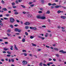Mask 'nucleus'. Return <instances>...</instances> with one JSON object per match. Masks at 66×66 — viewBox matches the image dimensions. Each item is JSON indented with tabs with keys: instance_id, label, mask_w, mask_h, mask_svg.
<instances>
[{
	"instance_id": "58836bf2",
	"label": "nucleus",
	"mask_w": 66,
	"mask_h": 66,
	"mask_svg": "<svg viewBox=\"0 0 66 66\" xmlns=\"http://www.w3.org/2000/svg\"><path fill=\"white\" fill-rule=\"evenodd\" d=\"M6 16L7 17H9V16H10V15L9 14H6Z\"/></svg>"
},
{
	"instance_id": "7c9ffc66",
	"label": "nucleus",
	"mask_w": 66,
	"mask_h": 66,
	"mask_svg": "<svg viewBox=\"0 0 66 66\" xmlns=\"http://www.w3.org/2000/svg\"><path fill=\"white\" fill-rule=\"evenodd\" d=\"M15 3L14 2L12 3V6L13 5H15Z\"/></svg>"
},
{
	"instance_id": "13d9d810",
	"label": "nucleus",
	"mask_w": 66,
	"mask_h": 66,
	"mask_svg": "<svg viewBox=\"0 0 66 66\" xmlns=\"http://www.w3.org/2000/svg\"><path fill=\"white\" fill-rule=\"evenodd\" d=\"M18 26V25L17 24H15L14 25V26L15 27H17V26Z\"/></svg>"
},
{
	"instance_id": "c85d7f7f",
	"label": "nucleus",
	"mask_w": 66,
	"mask_h": 66,
	"mask_svg": "<svg viewBox=\"0 0 66 66\" xmlns=\"http://www.w3.org/2000/svg\"><path fill=\"white\" fill-rule=\"evenodd\" d=\"M32 4L33 2H30L29 3V5H31V4Z\"/></svg>"
},
{
	"instance_id": "603ef678",
	"label": "nucleus",
	"mask_w": 66,
	"mask_h": 66,
	"mask_svg": "<svg viewBox=\"0 0 66 66\" xmlns=\"http://www.w3.org/2000/svg\"><path fill=\"white\" fill-rule=\"evenodd\" d=\"M43 66H47V64H45V63H43Z\"/></svg>"
},
{
	"instance_id": "ddd939ff",
	"label": "nucleus",
	"mask_w": 66,
	"mask_h": 66,
	"mask_svg": "<svg viewBox=\"0 0 66 66\" xmlns=\"http://www.w3.org/2000/svg\"><path fill=\"white\" fill-rule=\"evenodd\" d=\"M28 17H29V18H31L32 17V15H30V14H29L28 15Z\"/></svg>"
},
{
	"instance_id": "79ce46f5",
	"label": "nucleus",
	"mask_w": 66,
	"mask_h": 66,
	"mask_svg": "<svg viewBox=\"0 0 66 66\" xmlns=\"http://www.w3.org/2000/svg\"><path fill=\"white\" fill-rule=\"evenodd\" d=\"M7 34V35H8V36H11V34Z\"/></svg>"
},
{
	"instance_id": "ea45409f",
	"label": "nucleus",
	"mask_w": 66,
	"mask_h": 66,
	"mask_svg": "<svg viewBox=\"0 0 66 66\" xmlns=\"http://www.w3.org/2000/svg\"><path fill=\"white\" fill-rule=\"evenodd\" d=\"M23 54H24V56H27V54L26 53H23Z\"/></svg>"
},
{
	"instance_id": "9d476101",
	"label": "nucleus",
	"mask_w": 66,
	"mask_h": 66,
	"mask_svg": "<svg viewBox=\"0 0 66 66\" xmlns=\"http://www.w3.org/2000/svg\"><path fill=\"white\" fill-rule=\"evenodd\" d=\"M14 49L15 50H18V48H17V47L16 46V45L15 44L14 45Z\"/></svg>"
},
{
	"instance_id": "0e129e2a",
	"label": "nucleus",
	"mask_w": 66,
	"mask_h": 66,
	"mask_svg": "<svg viewBox=\"0 0 66 66\" xmlns=\"http://www.w3.org/2000/svg\"><path fill=\"white\" fill-rule=\"evenodd\" d=\"M53 60L54 61H56V59H53Z\"/></svg>"
},
{
	"instance_id": "774afa93",
	"label": "nucleus",
	"mask_w": 66,
	"mask_h": 66,
	"mask_svg": "<svg viewBox=\"0 0 66 66\" xmlns=\"http://www.w3.org/2000/svg\"><path fill=\"white\" fill-rule=\"evenodd\" d=\"M29 56H32V55L31 54H29Z\"/></svg>"
},
{
	"instance_id": "bf43d9fd",
	"label": "nucleus",
	"mask_w": 66,
	"mask_h": 66,
	"mask_svg": "<svg viewBox=\"0 0 66 66\" xmlns=\"http://www.w3.org/2000/svg\"><path fill=\"white\" fill-rule=\"evenodd\" d=\"M54 6H52L51 7V8L52 9H53L54 8Z\"/></svg>"
},
{
	"instance_id": "680f3d73",
	"label": "nucleus",
	"mask_w": 66,
	"mask_h": 66,
	"mask_svg": "<svg viewBox=\"0 0 66 66\" xmlns=\"http://www.w3.org/2000/svg\"><path fill=\"white\" fill-rule=\"evenodd\" d=\"M48 5L49 6L51 5V3H49L48 4Z\"/></svg>"
},
{
	"instance_id": "a18cd8bd",
	"label": "nucleus",
	"mask_w": 66,
	"mask_h": 66,
	"mask_svg": "<svg viewBox=\"0 0 66 66\" xmlns=\"http://www.w3.org/2000/svg\"><path fill=\"white\" fill-rule=\"evenodd\" d=\"M7 32L9 33H10V32H11V30H10V29L8 30Z\"/></svg>"
},
{
	"instance_id": "cd10ccee",
	"label": "nucleus",
	"mask_w": 66,
	"mask_h": 66,
	"mask_svg": "<svg viewBox=\"0 0 66 66\" xmlns=\"http://www.w3.org/2000/svg\"><path fill=\"white\" fill-rule=\"evenodd\" d=\"M26 51H27L25 50H22V52H26Z\"/></svg>"
},
{
	"instance_id": "052dcab7",
	"label": "nucleus",
	"mask_w": 66,
	"mask_h": 66,
	"mask_svg": "<svg viewBox=\"0 0 66 66\" xmlns=\"http://www.w3.org/2000/svg\"><path fill=\"white\" fill-rule=\"evenodd\" d=\"M3 53H6V52H5V51H3Z\"/></svg>"
},
{
	"instance_id": "f8f14e48",
	"label": "nucleus",
	"mask_w": 66,
	"mask_h": 66,
	"mask_svg": "<svg viewBox=\"0 0 66 66\" xmlns=\"http://www.w3.org/2000/svg\"><path fill=\"white\" fill-rule=\"evenodd\" d=\"M2 10H3L4 11H6L7 10V9H6V8H3L2 9Z\"/></svg>"
},
{
	"instance_id": "2f4dec72",
	"label": "nucleus",
	"mask_w": 66,
	"mask_h": 66,
	"mask_svg": "<svg viewBox=\"0 0 66 66\" xmlns=\"http://www.w3.org/2000/svg\"><path fill=\"white\" fill-rule=\"evenodd\" d=\"M7 56V57H10V56H11V55H10L9 54H7L6 55Z\"/></svg>"
},
{
	"instance_id": "c756f323",
	"label": "nucleus",
	"mask_w": 66,
	"mask_h": 66,
	"mask_svg": "<svg viewBox=\"0 0 66 66\" xmlns=\"http://www.w3.org/2000/svg\"><path fill=\"white\" fill-rule=\"evenodd\" d=\"M25 34L27 36H28V33L27 32H26L25 33Z\"/></svg>"
},
{
	"instance_id": "39448f33",
	"label": "nucleus",
	"mask_w": 66,
	"mask_h": 66,
	"mask_svg": "<svg viewBox=\"0 0 66 66\" xmlns=\"http://www.w3.org/2000/svg\"><path fill=\"white\" fill-rule=\"evenodd\" d=\"M36 17L38 19H41V16L40 15H38Z\"/></svg>"
},
{
	"instance_id": "338daca9",
	"label": "nucleus",
	"mask_w": 66,
	"mask_h": 66,
	"mask_svg": "<svg viewBox=\"0 0 66 66\" xmlns=\"http://www.w3.org/2000/svg\"><path fill=\"white\" fill-rule=\"evenodd\" d=\"M3 17V15H0V17Z\"/></svg>"
},
{
	"instance_id": "473e14b6",
	"label": "nucleus",
	"mask_w": 66,
	"mask_h": 66,
	"mask_svg": "<svg viewBox=\"0 0 66 66\" xmlns=\"http://www.w3.org/2000/svg\"><path fill=\"white\" fill-rule=\"evenodd\" d=\"M33 29L35 30H37V28L36 27H34L33 28Z\"/></svg>"
},
{
	"instance_id": "412c9836",
	"label": "nucleus",
	"mask_w": 66,
	"mask_h": 66,
	"mask_svg": "<svg viewBox=\"0 0 66 66\" xmlns=\"http://www.w3.org/2000/svg\"><path fill=\"white\" fill-rule=\"evenodd\" d=\"M22 42H24L26 41V40H25V39H22Z\"/></svg>"
},
{
	"instance_id": "6ab92c4d",
	"label": "nucleus",
	"mask_w": 66,
	"mask_h": 66,
	"mask_svg": "<svg viewBox=\"0 0 66 66\" xmlns=\"http://www.w3.org/2000/svg\"><path fill=\"white\" fill-rule=\"evenodd\" d=\"M50 13V11H47L46 12V14H49Z\"/></svg>"
},
{
	"instance_id": "c9c22d12",
	"label": "nucleus",
	"mask_w": 66,
	"mask_h": 66,
	"mask_svg": "<svg viewBox=\"0 0 66 66\" xmlns=\"http://www.w3.org/2000/svg\"><path fill=\"white\" fill-rule=\"evenodd\" d=\"M3 18L4 19H5V20H7V19H8V18Z\"/></svg>"
},
{
	"instance_id": "4468645a",
	"label": "nucleus",
	"mask_w": 66,
	"mask_h": 66,
	"mask_svg": "<svg viewBox=\"0 0 66 66\" xmlns=\"http://www.w3.org/2000/svg\"><path fill=\"white\" fill-rule=\"evenodd\" d=\"M41 2L43 4L45 2V1L44 0H41Z\"/></svg>"
},
{
	"instance_id": "5fc2aeb1",
	"label": "nucleus",
	"mask_w": 66,
	"mask_h": 66,
	"mask_svg": "<svg viewBox=\"0 0 66 66\" xmlns=\"http://www.w3.org/2000/svg\"><path fill=\"white\" fill-rule=\"evenodd\" d=\"M46 47L47 48H50V47L48 46H47V45H46Z\"/></svg>"
},
{
	"instance_id": "69168bd1",
	"label": "nucleus",
	"mask_w": 66,
	"mask_h": 66,
	"mask_svg": "<svg viewBox=\"0 0 66 66\" xmlns=\"http://www.w3.org/2000/svg\"><path fill=\"white\" fill-rule=\"evenodd\" d=\"M34 56L35 57H36V58H37V56L36 55H34Z\"/></svg>"
},
{
	"instance_id": "8fccbe9b",
	"label": "nucleus",
	"mask_w": 66,
	"mask_h": 66,
	"mask_svg": "<svg viewBox=\"0 0 66 66\" xmlns=\"http://www.w3.org/2000/svg\"><path fill=\"white\" fill-rule=\"evenodd\" d=\"M8 38L7 37H5V38H3V39H8Z\"/></svg>"
},
{
	"instance_id": "f257e3e1",
	"label": "nucleus",
	"mask_w": 66,
	"mask_h": 66,
	"mask_svg": "<svg viewBox=\"0 0 66 66\" xmlns=\"http://www.w3.org/2000/svg\"><path fill=\"white\" fill-rule=\"evenodd\" d=\"M14 30L15 31L18 32H19V33H20V32H21V31H22L21 29H18L17 28H15L14 29Z\"/></svg>"
},
{
	"instance_id": "c03bdc74",
	"label": "nucleus",
	"mask_w": 66,
	"mask_h": 66,
	"mask_svg": "<svg viewBox=\"0 0 66 66\" xmlns=\"http://www.w3.org/2000/svg\"><path fill=\"white\" fill-rule=\"evenodd\" d=\"M22 13H23V14H26V12L24 11L22 12Z\"/></svg>"
},
{
	"instance_id": "2eb2a0df",
	"label": "nucleus",
	"mask_w": 66,
	"mask_h": 66,
	"mask_svg": "<svg viewBox=\"0 0 66 66\" xmlns=\"http://www.w3.org/2000/svg\"><path fill=\"white\" fill-rule=\"evenodd\" d=\"M29 26H25V29H26V30H28V29H29Z\"/></svg>"
},
{
	"instance_id": "393cba45",
	"label": "nucleus",
	"mask_w": 66,
	"mask_h": 66,
	"mask_svg": "<svg viewBox=\"0 0 66 66\" xmlns=\"http://www.w3.org/2000/svg\"><path fill=\"white\" fill-rule=\"evenodd\" d=\"M11 61L13 63L14 62V60L13 59H11Z\"/></svg>"
},
{
	"instance_id": "4d7b16f0",
	"label": "nucleus",
	"mask_w": 66,
	"mask_h": 66,
	"mask_svg": "<svg viewBox=\"0 0 66 66\" xmlns=\"http://www.w3.org/2000/svg\"><path fill=\"white\" fill-rule=\"evenodd\" d=\"M22 0H18L19 2H21Z\"/></svg>"
},
{
	"instance_id": "72a5a7b5",
	"label": "nucleus",
	"mask_w": 66,
	"mask_h": 66,
	"mask_svg": "<svg viewBox=\"0 0 66 66\" xmlns=\"http://www.w3.org/2000/svg\"><path fill=\"white\" fill-rule=\"evenodd\" d=\"M30 38H31V39H33V38H34V37H33L32 36H31L30 37Z\"/></svg>"
},
{
	"instance_id": "e433bc0d",
	"label": "nucleus",
	"mask_w": 66,
	"mask_h": 66,
	"mask_svg": "<svg viewBox=\"0 0 66 66\" xmlns=\"http://www.w3.org/2000/svg\"><path fill=\"white\" fill-rule=\"evenodd\" d=\"M34 6V4L31 5H30V6H31V7H33V6Z\"/></svg>"
},
{
	"instance_id": "f03ea898",
	"label": "nucleus",
	"mask_w": 66,
	"mask_h": 66,
	"mask_svg": "<svg viewBox=\"0 0 66 66\" xmlns=\"http://www.w3.org/2000/svg\"><path fill=\"white\" fill-rule=\"evenodd\" d=\"M10 20L11 23H13L15 21V20L13 18H10Z\"/></svg>"
},
{
	"instance_id": "6e6552de",
	"label": "nucleus",
	"mask_w": 66,
	"mask_h": 66,
	"mask_svg": "<svg viewBox=\"0 0 66 66\" xmlns=\"http://www.w3.org/2000/svg\"><path fill=\"white\" fill-rule=\"evenodd\" d=\"M24 24L25 25H26V26H27V25H29V24H30V23L29 22H26L24 23Z\"/></svg>"
},
{
	"instance_id": "f3484780",
	"label": "nucleus",
	"mask_w": 66,
	"mask_h": 66,
	"mask_svg": "<svg viewBox=\"0 0 66 66\" xmlns=\"http://www.w3.org/2000/svg\"><path fill=\"white\" fill-rule=\"evenodd\" d=\"M3 49L5 51H7V50H9V48H4Z\"/></svg>"
},
{
	"instance_id": "0eeeda50",
	"label": "nucleus",
	"mask_w": 66,
	"mask_h": 66,
	"mask_svg": "<svg viewBox=\"0 0 66 66\" xmlns=\"http://www.w3.org/2000/svg\"><path fill=\"white\" fill-rule=\"evenodd\" d=\"M61 18H62L63 19H65L66 18V16H61Z\"/></svg>"
},
{
	"instance_id": "a878e982",
	"label": "nucleus",
	"mask_w": 66,
	"mask_h": 66,
	"mask_svg": "<svg viewBox=\"0 0 66 66\" xmlns=\"http://www.w3.org/2000/svg\"><path fill=\"white\" fill-rule=\"evenodd\" d=\"M7 53H8V54H11V52H10L9 51H7Z\"/></svg>"
},
{
	"instance_id": "4c0bfd02",
	"label": "nucleus",
	"mask_w": 66,
	"mask_h": 66,
	"mask_svg": "<svg viewBox=\"0 0 66 66\" xmlns=\"http://www.w3.org/2000/svg\"><path fill=\"white\" fill-rule=\"evenodd\" d=\"M15 2L17 4L18 3V0H16L15 1Z\"/></svg>"
},
{
	"instance_id": "de8ad7c7",
	"label": "nucleus",
	"mask_w": 66,
	"mask_h": 66,
	"mask_svg": "<svg viewBox=\"0 0 66 66\" xmlns=\"http://www.w3.org/2000/svg\"><path fill=\"white\" fill-rule=\"evenodd\" d=\"M42 27H43V28H45L46 27V26L45 25H44L42 26Z\"/></svg>"
},
{
	"instance_id": "3c124183",
	"label": "nucleus",
	"mask_w": 66,
	"mask_h": 66,
	"mask_svg": "<svg viewBox=\"0 0 66 66\" xmlns=\"http://www.w3.org/2000/svg\"><path fill=\"white\" fill-rule=\"evenodd\" d=\"M13 8H14V9H15V8H16V6H13Z\"/></svg>"
},
{
	"instance_id": "6e6d98bb",
	"label": "nucleus",
	"mask_w": 66,
	"mask_h": 66,
	"mask_svg": "<svg viewBox=\"0 0 66 66\" xmlns=\"http://www.w3.org/2000/svg\"><path fill=\"white\" fill-rule=\"evenodd\" d=\"M2 2L3 3V4H4V1L3 0L2 1Z\"/></svg>"
},
{
	"instance_id": "1a4fd4ad",
	"label": "nucleus",
	"mask_w": 66,
	"mask_h": 66,
	"mask_svg": "<svg viewBox=\"0 0 66 66\" xmlns=\"http://www.w3.org/2000/svg\"><path fill=\"white\" fill-rule=\"evenodd\" d=\"M38 37L39 38H41V39H42V40H43V39H45V38L44 37H43L40 36H38Z\"/></svg>"
},
{
	"instance_id": "864d4df0",
	"label": "nucleus",
	"mask_w": 66,
	"mask_h": 66,
	"mask_svg": "<svg viewBox=\"0 0 66 66\" xmlns=\"http://www.w3.org/2000/svg\"><path fill=\"white\" fill-rule=\"evenodd\" d=\"M61 7H63V8H64V9H66V7H65L62 6Z\"/></svg>"
},
{
	"instance_id": "dca6fc26",
	"label": "nucleus",
	"mask_w": 66,
	"mask_h": 66,
	"mask_svg": "<svg viewBox=\"0 0 66 66\" xmlns=\"http://www.w3.org/2000/svg\"><path fill=\"white\" fill-rule=\"evenodd\" d=\"M54 49L55 50H56V51H59V49L57 48H54Z\"/></svg>"
},
{
	"instance_id": "f704fd0d",
	"label": "nucleus",
	"mask_w": 66,
	"mask_h": 66,
	"mask_svg": "<svg viewBox=\"0 0 66 66\" xmlns=\"http://www.w3.org/2000/svg\"><path fill=\"white\" fill-rule=\"evenodd\" d=\"M48 35V33H46V35H45V37H47Z\"/></svg>"
},
{
	"instance_id": "5701e85b",
	"label": "nucleus",
	"mask_w": 66,
	"mask_h": 66,
	"mask_svg": "<svg viewBox=\"0 0 66 66\" xmlns=\"http://www.w3.org/2000/svg\"><path fill=\"white\" fill-rule=\"evenodd\" d=\"M0 25L1 26L3 27V24L2 23H0Z\"/></svg>"
},
{
	"instance_id": "37998d69",
	"label": "nucleus",
	"mask_w": 66,
	"mask_h": 66,
	"mask_svg": "<svg viewBox=\"0 0 66 66\" xmlns=\"http://www.w3.org/2000/svg\"><path fill=\"white\" fill-rule=\"evenodd\" d=\"M21 6L23 7V8H25V6H24L23 5H21Z\"/></svg>"
},
{
	"instance_id": "a211bd4d",
	"label": "nucleus",
	"mask_w": 66,
	"mask_h": 66,
	"mask_svg": "<svg viewBox=\"0 0 66 66\" xmlns=\"http://www.w3.org/2000/svg\"><path fill=\"white\" fill-rule=\"evenodd\" d=\"M39 65L40 66H43V63L42 62H40L39 64Z\"/></svg>"
},
{
	"instance_id": "bb28decb",
	"label": "nucleus",
	"mask_w": 66,
	"mask_h": 66,
	"mask_svg": "<svg viewBox=\"0 0 66 66\" xmlns=\"http://www.w3.org/2000/svg\"><path fill=\"white\" fill-rule=\"evenodd\" d=\"M57 13H61V11L59 10L57 11Z\"/></svg>"
},
{
	"instance_id": "49530a36",
	"label": "nucleus",
	"mask_w": 66,
	"mask_h": 66,
	"mask_svg": "<svg viewBox=\"0 0 66 66\" xmlns=\"http://www.w3.org/2000/svg\"><path fill=\"white\" fill-rule=\"evenodd\" d=\"M42 12H42V11H40L38 12L39 13H42Z\"/></svg>"
},
{
	"instance_id": "20e7f679",
	"label": "nucleus",
	"mask_w": 66,
	"mask_h": 66,
	"mask_svg": "<svg viewBox=\"0 0 66 66\" xmlns=\"http://www.w3.org/2000/svg\"><path fill=\"white\" fill-rule=\"evenodd\" d=\"M60 52H61L62 53H66V51H64L63 50H60L59 51Z\"/></svg>"
},
{
	"instance_id": "a19ab883",
	"label": "nucleus",
	"mask_w": 66,
	"mask_h": 66,
	"mask_svg": "<svg viewBox=\"0 0 66 66\" xmlns=\"http://www.w3.org/2000/svg\"><path fill=\"white\" fill-rule=\"evenodd\" d=\"M56 56H57V57H59L60 56L59 55V54H56Z\"/></svg>"
},
{
	"instance_id": "aec40b11",
	"label": "nucleus",
	"mask_w": 66,
	"mask_h": 66,
	"mask_svg": "<svg viewBox=\"0 0 66 66\" xmlns=\"http://www.w3.org/2000/svg\"><path fill=\"white\" fill-rule=\"evenodd\" d=\"M32 46H34L35 47V46H36V45L35 44H34L33 43H32Z\"/></svg>"
},
{
	"instance_id": "423d86ee",
	"label": "nucleus",
	"mask_w": 66,
	"mask_h": 66,
	"mask_svg": "<svg viewBox=\"0 0 66 66\" xmlns=\"http://www.w3.org/2000/svg\"><path fill=\"white\" fill-rule=\"evenodd\" d=\"M22 63L23 64H27V62L25 61H23L22 62Z\"/></svg>"
},
{
	"instance_id": "4be33fe9",
	"label": "nucleus",
	"mask_w": 66,
	"mask_h": 66,
	"mask_svg": "<svg viewBox=\"0 0 66 66\" xmlns=\"http://www.w3.org/2000/svg\"><path fill=\"white\" fill-rule=\"evenodd\" d=\"M10 27L11 28H13V25H10Z\"/></svg>"
},
{
	"instance_id": "09e8293b",
	"label": "nucleus",
	"mask_w": 66,
	"mask_h": 66,
	"mask_svg": "<svg viewBox=\"0 0 66 66\" xmlns=\"http://www.w3.org/2000/svg\"><path fill=\"white\" fill-rule=\"evenodd\" d=\"M5 44H8V42H5Z\"/></svg>"
},
{
	"instance_id": "b1692460",
	"label": "nucleus",
	"mask_w": 66,
	"mask_h": 66,
	"mask_svg": "<svg viewBox=\"0 0 66 66\" xmlns=\"http://www.w3.org/2000/svg\"><path fill=\"white\" fill-rule=\"evenodd\" d=\"M14 14L17 15V14H18V12L16 11L14 13Z\"/></svg>"
},
{
	"instance_id": "7ed1b4c3",
	"label": "nucleus",
	"mask_w": 66,
	"mask_h": 66,
	"mask_svg": "<svg viewBox=\"0 0 66 66\" xmlns=\"http://www.w3.org/2000/svg\"><path fill=\"white\" fill-rule=\"evenodd\" d=\"M62 7V6L61 5H56L55 6V8H56V9L59 8V7Z\"/></svg>"
},
{
	"instance_id": "e2e57ef3",
	"label": "nucleus",
	"mask_w": 66,
	"mask_h": 66,
	"mask_svg": "<svg viewBox=\"0 0 66 66\" xmlns=\"http://www.w3.org/2000/svg\"><path fill=\"white\" fill-rule=\"evenodd\" d=\"M16 22H20V21H19V20H16Z\"/></svg>"
},
{
	"instance_id": "9b49d317",
	"label": "nucleus",
	"mask_w": 66,
	"mask_h": 66,
	"mask_svg": "<svg viewBox=\"0 0 66 66\" xmlns=\"http://www.w3.org/2000/svg\"><path fill=\"white\" fill-rule=\"evenodd\" d=\"M41 19H46V18L45 16H42L41 17Z\"/></svg>"
}]
</instances>
